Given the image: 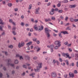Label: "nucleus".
Listing matches in <instances>:
<instances>
[{
	"mask_svg": "<svg viewBox=\"0 0 78 78\" xmlns=\"http://www.w3.org/2000/svg\"><path fill=\"white\" fill-rule=\"evenodd\" d=\"M76 58H75V59L76 60H77V61H78V55H76Z\"/></svg>",
	"mask_w": 78,
	"mask_h": 78,
	"instance_id": "nucleus-37",
	"label": "nucleus"
},
{
	"mask_svg": "<svg viewBox=\"0 0 78 78\" xmlns=\"http://www.w3.org/2000/svg\"><path fill=\"white\" fill-rule=\"evenodd\" d=\"M76 6V5H69V7L70 8H74Z\"/></svg>",
	"mask_w": 78,
	"mask_h": 78,
	"instance_id": "nucleus-11",
	"label": "nucleus"
},
{
	"mask_svg": "<svg viewBox=\"0 0 78 78\" xmlns=\"http://www.w3.org/2000/svg\"><path fill=\"white\" fill-rule=\"evenodd\" d=\"M53 62L54 64H55V63H56V60H55V59H54L53 60Z\"/></svg>",
	"mask_w": 78,
	"mask_h": 78,
	"instance_id": "nucleus-62",
	"label": "nucleus"
},
{
	"mask_svg": "<svg viewBox=\"0 0 78 78\" xmlns=\"http://www.w3.org/2000/svg\"><path fill=\"white\" fill-rule=\"evenodd\" d=\"M51 20H53L54 21H55L56 19L55 18V16H52L51 17Z\"/></svg>",
	"mask_w": 78,
	"mask_h": 78,
	"instance_id": "nucleus-20",
	"label": "nucleus"
},
{
	"mask_svg": "<svg viewBox=\"0 0 78 78\" xmlns=\"http://www.w3.org/2000/svg\"><path fill=\"white\" fill-rule=\"evenodd\" d=\"M45 32L47 34L48 37H50V35L49 34V32H51V30L48 29V27H46L44 29Z\"/></svg>",
	"mask_w": 78,
	"mask_h": 78,
	"instance_id": "nucleus-1",
	"label": "nucleus"
},
{
	"mask_svg": "<svg viewBox=\"0 0 78 78\" xmlns=\"http://www.w3.org/2000/svg\"><path fill=\"white\" fill-rule=\"evenodd\" d=\"M8 63H9V62H11V59H9L8 60Z\"/></svg>",
	"mask_w": 78,
	"mask_h": 78,
	"instance_id": "nucleus-58",
	"label": "nucleus"
},
{
	"mask_svg": "<svg viewBox=\"0 0 78 78\" xmlns=\"http://www.w3.org/2000/svg\"><path fill=\"white\" fill-rule=\"evenodd\" d=\"M61 42L60 41H55V45H58V47H61Z\"/></svg>",
	"mask_w": 78,
	"mask_h": 78,
	"instance_id": "nucleus-3",
	"label": "nucleus"
},
{
	"mask_svg": "<svg viewBox=\"0 0 78 78\" xmlns=\"http://www.w3.org/2000/svg\"><path fill=\"white\" fill-rule=\"evenodd\" d=\"M76 66L78 67V62H76Z\"/></svg>",
	"mask_w": 78,
	"mask_h": 78,
	"instance_id": "nucleus-64",
	"label": "nucleus"
},
{
	"mask_svg": "<svg viewBox=\"0 0 78 78\" xmlns=\"http://www.w3.org/2000/svg\"><path fill=\"white\" fill-rule=\"evenodd\" d=\"M45 21L46 22H50L51 21V19L50 18H48L47 19H45Z\"/></svg>",
	"mask_w": 78,
	"mask_h": 78,
	"instance_id": "nucleus-15",
	"label": "nucleus"
},
{
	"mask_svg": "<svg viewBox=\"0 0 78 78\" xmlns=\"http://www.w3.org/2000/svg\"><path fill=\"white\" fill-rule=\"evenodd\" d=\"M20 25L22 26H24V23H23V22H22V23H21Z\"/></svg>",
	"mask_w": 78,
	"mask_h": 78,
	"instance_id": "nucleus-51",
	"label": "nucleus"
},
{
	"mask_svg": "<svg viewBox=\"0 0 78 78\" xmlns=\"http://www.w3.org/2000/svg\"><path fill=\"white\" fill-rule=\"evenodd\" d=\"M34 59H37V57H35L33 58Z\"/></svg>",
	"mask_w": 78,
	"mask_h": 78,
	"instance_id": "nucleus-61",
	"label": "nucleus"
},
{
	"mask_svg": "<svg viewBox=\"0 0 78 78\" xmlns=\"http://www.w3.org/2000/svg\"><path fill=\"white\" fill-rule=\"evenodd\" d=\"M68 75L67 74H65L64 76V77L65 78H67V77Z\"/></svg>",
	"mask_w": 78,
	"mask_h": 78,
	"instance_id": "nucleus-44",
	"label": "nucleus"
},
{
	"mask_svg": "<svg viewBox=\"0 0 78 78\" xmlns=\"http://www.w3.org/2000/svg\"><path fill=\"white\" fill-rule=\"evenodd\" d=\"M47 47L48 48H50V49H53V47H54V45L53 44H51L50 46L48 45Z\"/></svg>",
	"mask_w": 78,
	"mask_h": 78,
	"instance_id": "nucleus-9",
	"label": "nucleus"
},
{
	"mask_svg": "<svg viewBox=\"0 0 78 78\" xmlns=\"http://www.w3.org/2000/svg\"><path fill=\"white\" fill-rule=\"evenodd\" d=\"M75 66V64H74V63L73 62L72 63H71L69 64V66L70 67H71V66H72V67H73Z\"/></svg>",
	"mask_w": 78,
	"mask_h": 78,
	"instance_id": "nucleus-19",
	"label": "nucleus"
},
{
	"mask_svg": "<svg viewBox=\"0 0 78 78\" xmlns=\"http://www.w3.org/2000/svg\"><path fill=\"white\" fill-rule=\"evenodd\" d=\"M59 61H60V62H62V58H59Z\"/></svg>",
	"mask_w": 78,
	"mask_h": 78,
	"instance_id": "nucleus-53",
	"label": "nucleus"
},
{
	"mask_svg": "<svg viewBox=\"0 0 78 78\" xmlns=\"http://www.w3.org/2000/svg\"><path fill=\"white\" fill-rule=\"evenodd\" d=\"M2 26H0V30L1 31H2Z\"/></svg>",
	"mask_w": 78,
	"mask_h": 78,
	"instance_id": "nucleus-56",
	"label": "nucleus"
},
{
	"mask_svg": "<svg viewBox=\"0 0 78 78\" xmlns=\"http://www.w3.org/2000/svg\"><path fill=\"white\" fill-rule=\"evenodd\" d=\"M65 62H66V64L68 65V66L69 65V61L67 60H66Z\"/></svg>",
	"mask_w": 78,
	"mask_h": 78,
	"instance_id": "nucleus-31",
	"label": "nucleus"
},
{
	"mask_svg": "<svg viewBox=\"0 0 78 78\" xmlns=\"http://www.w3.org/2000/svg\"><path fill=\"white\" fill-rule=\"evenodd\" d=\"M60 18L62 19H64V17L62 15L60 16Z\"/></svg>",
	"mask_w": 78,
	"mask_h": 78,
	"instance_id": "nucleus-57",
	"label": "nucleus"
},
{
	"mask_svg": "<svg viewBox=\"0 0 78 78\" xmlns=\"http://www.w3.org/2000/svg\"><path fill=\"white\" fill-rule=\"evenodd\" d=\"M58 12L59 13H62V10L59 9L58 10Z\"/></svg>",
	"mask_w": 78,
	"mask_h": 78,
	"instance_id": "nucleus-21",
	"label": "nucleus"
},
{
	"mask_svg": "<svg viewBox=\"0 0 78 78\" xmlns=\"http://www.w3.org/2000/svg\"><path fill=\"white\" fill-rule=\"evenodd\" d=\"M62 55L63 56H66V58H68L69 59H71V57L69 56V55H68V53H62Z\"/></svg>",
	"mask_w": 78,
	"mask_h": 78,
	"instance_id": "nucleus-5",
	"label": "nucleus"
},
{
	"mask_svg": "<svg viewBox=\"0 0 78 78\" xmlns=\"http://www.w3.org/2000/svg\"><path fill=\"white\" fill-rule=\"evenodd\" d=\"M66 30H71V28H70L69 27H66Z\"/></svg>",
	"mask_w": 78,
	"mask_h": 78,
	"instance_id": "nucleus-27",
	"label": "nucleus"
},
{
	"mask_svg": "<svg viewBox=\"0 0 78 78\" xmlns=\"http://www.w3.org/2000/svg\"><path fill=\"white\" fill-rule=\"evenodd\" d=\"M61 33H62L63 34H69V33L67 31H61Z\"/></svg>",
	"mask_w": 78,
	"mask_h": 78,
	"instance_id": "nucleus-12",
	"label": "nucleus"
},
{
	"mask_svg": "<svg viewBox=\"0 0 78 78\" xmlns=\"http://www.w3.org/2000/svg\"><path fill=\"white\" fill-rule=\"evenodd\" d=\"M9 48H13V45H11L9 46Z\"/></svg>",
	"mask_w": 78,
	"mask_h": 78,
	"instance_id": "nucleus-28",
	"label": "nucleus"
},
{
	"mask_svg": "<svg viewBox=\"0 0 78 78\" xmlns=\"http://www.w3.org/2000/svg\"><path fill=\"white\" fill-rule=\"evenodd\" d=\"M21 75H22V76H25V72H24Z\"/></svg>",
	"mask_w": 78,
	"mask_h": 78,
	"instance_id": "nucleus-46",
	"label": "nucleus"
},
{
	"mask_svg": "<svg viewBox=\"0 0 78 78\" xmlns=\"http://www.w3.org/2000/svg\"><path fill=\"white\" fill-rule=\"evenodd\" d=\"M58 47H58V46H56L54 48L55 49V50H57V49L58 48Z\"/></svg>",
	"mask_w": 78,
	"mask_h": 78,
	"instance_id": "nucleus-41",
	"label": "nucleus"
},
{
	"mask_svg": "<svg viewBox=\"0 0 78 78\" xmlns=\"http://www.w3.org/2000/svg\"><path fill=\"white\" fill-rule=\"evenodd\" d=\"M40 9V7H38L37 9H35V14H38L39 13V11Z\"/></svg>",
	"mask_w": 78,
	"mask_h": 78,
	"instance_id": "nucleus-8",
	"label": "nucleus"
},
{
	"mask_svg": "<svg viewBox=\"0 0 78 78\" xmlns=\"http://www.w3.org/2000/svg\"><path fill=\"white\" fill-rule=\"evenodd\" d=\"M36 42H37V44H40V41H39V40H37V41H36Z\"/></svg>",
	"mask_w": 78,
	"mask_h": 78,
	"instance_id": "nucleus-43",
	"label": "nucleus"
},
{
	"mask_svg": "<svg viewBox=\"0 0 78 78\" xmlns=\"http://www.w3.org/2000/svg\"><path fill=\"white\" fill-rule=\"evenodd\" d=\"M31 44H32V42H30L27 43V45L28 46H29V45H31Z\"/></svg>",
	"mask_w": 78,
	"mask_h": 78,
	"instance_id": "nucleus-22",
	"label": "nucleus"
},
{
	"mask_svg": "<svg viewBox=\"0 0 78 78\" xmlns=\"http://www.w3.org/2000/svg\"><path fill=\"white\" fill-rule=\"evenodd\" d=\"M26 58L27 59H28V60H29L30 58L29 56H26Z\"/></svg>",
	"mask_w": 78,
	"mask_h": 78,
	"instance_id": "nucleus-36",
	"label": "nucleus"
},
{
	"mask_svg": "<svg viewBox=\"0 0 78 78\" xmlns=\"http://www.w3.org/2000/svg\"><path fill=\"white\" fill-rule=\"evenodd\" d=\"M40 50H41V48H38V49L37 50V52H38V51H39Z\"/></svg>",
	"mask_w": 78,
	"mask_h": 78,
	"instance_id": "nucleus-38",
	"label": "nucleus"
},
{
	"mask_svg": "<svg viewBox=\"0 0 78 78\" xmlns=\"http://www.w3.org/2000/svg\"><path fill=\"white\" fill-rule=\"evenodd\" d=\"M69 19V18L68 17L66 16L65 19V20L66 21H67V20H68V19Z\"/></svg>",
	"mask_w": 78,
	"mask_h": 78,
	"instance_id": "nucleus-40",
	"label": "nucleus"
},
{
	"mask_svg": "<svg viewBox=\"0 0 78 78\" xmlns=\"http://www.w3.org/2000/svg\"><path fill=\"white\" fill-rule=\"evenodd\" d=\"M69 75L70 77H72V78H74V74L73 73L70 72L69 73Z\"/></svg>",
	"mask_w": 78,
	"mask_h": 78,
	"instance_id": "nucleus-10",
	"label": "nucleus"
},
{
	"mask_svg": "<svg viewBox=\"0 0 78 78\" xmlns=\"http://www.w3.org/2000/svg\"><path fill=\"white\" fill-rule=\"evenodd\" d=\"M12 33L14 35H16V32L15 31H12Z\"/></svg>",
	"mask_w": 78,
	"mask_h": 78,
	"instance_id": "nucleus-34",
	"label": "nucleus"
},
{
	"mask_svg": "<svg viewBox=\"0 0 78 78\" xmlns=\"http://www.w3.org/2000/svg\"><path fill=\"white\" fill-rule=\"evenodd\" d=\"M37 40V38H33V41H34L35 42H36Z\"/></svg>",
	"mask_w": 78,
	"mask_h": 78,
	"instance_id": "nucleus-26",
	"label": "nucleus"
},
{
	"mask_svg": "<svg viewBox=\"0 0 78 78\" xmlns=\"http://www.w3.org/2000/svg\"><path fill=\"white\" fill-rule=\"evenodd\" d=\"M50 5H51V3L49 2L48 3L47 5L48 6H50Z\"/></svg>",
	"mask_w": 78,
	"mask_h": 78,
	"instance_id": "nucleus-42",
	"label": "nucleus"
},
{
	"mask_svg": "<svg viewBox=\"0 0 78 78\" xmlns=\"http://www.w3.org/2000/svg\"><path fill=\"white\" fill-rule=\"evenodd\" d=\"M69 20L71 22H74L75 20L73 18L70 17L69 19Z\"/></svg>",
	"mask_w": 78,
	"mask_h": 78,
	"instance_id": "nucleus-17",
	"label": "nucleus"
},
{
	"mask_svg": "<svg viewBox=\"0 0 78 78\" xmlns=\"http://www.w3.org/2000/svg\"><path fill=\"white\" fill-rule=\"evenodd\" d=\"M54 11H55V9H52L51 11L49 13L50 15H53L54 14Z\"/></svg>",
	"mask_w": 78,
	"mask_h": 78,
	"instance_id": "nucleus-7",
	"label": "nucleus"
},
{
	"mask_svg": "<svg viewBox=\"0 0 78 78\" xmlns=\"http://www.w3.org/2000/svg\"><path fill=\"white\" fill-rule=\"evenodd\" d=\"M29 9H31L32 8V5L30 4L29 6Z\"/></svg>",
	"mask_w": 78,
	"mask_h": 78,
	"instance_id": "nucleus-29",
	"label": "nucleus"
},
{
	"mask_svg": "<svg viewBox=\"0 0 78 78\" xmlns=\"http://www.w3.org/2000/svg\"><path fill=\"white\" fill-rule=\"evenodd\" d=\"M8 27L9 29H11V26H10V25H8Z\"/></svg>",
	"mask_w": 78,
	"mask_h": 78,
	"instance_id": "nucleus-47",
	"label": "nucleus"
},
{
	"mask_svg": "<svg viewBox=\"0 0 78 78\" xmlns=\"http://www.w3.org/2000/svg\"><path fill=\"white\" fill-rule=\"evenodd\" d=\"M34 29H35L36 31H37L38 28L37 27H34Z\"/></svg>",
	"mask_w": 78,
	"mask_h": 78,
	"instance_id": "nucleus-33",
	"label": "nucleus"
},
{
	"mask_svg": "<svg viewBox=\"0 0 78 78\" xmlns=\"http://www.w3.org/2000/svg\"><path fill=\"white\" fill-rule=\"evenodd\" d=\"M23 68H25V69H27V66L25 65H23Z\"/></svg>",
	"mask_w": 78,
	"mask_h": 78,
	"instance_id": "nucleus-39",
	"label": "nucleus"
},
{
	"mask_svg": "<svg viewBox=\"0 0 78 78\" xmlns=\"http://www.w3.org/2000/svg\"><path fill=\"white\" fill-rule=\"evenodd\" d=\"M68 0H64V1H63L62 2V3H68Z\"/></svg>",
	"mask_w": 78,
	"mask_h": 78,
	"instance_id": "nucleus-16",
	"label": "nucleus"
},
{
	"mask_svg": "<svg viewBox=\"0 0 78 78\" xmlns=\"http://www.w3.org/2000/svg\"><path fill=\"white\" fill-rule=\"evenodd\" d=\"M0 25H4L5 24L3 22V20L2 19H0Z\"/></svg>",
	"mask_w": 78,
	"mask_h": 78,
	"instance_id": "nucleus-13",
	"label": "nucleus"
},
{
	"mask_svg": "<svg viewBox=\"0 0 78 78\" xmlns=\"http://www.w3.org/2000/svg\"><path fill=\"white\" fill-rule=\"evenodd\" d=\"M41 28H39L38 30V31H39L40 30V31H42V30H44V26H43V25L41 26Z\"/></svg>",
	"mask_w": 78,
	"mask_h": 78,
	"instance_id": "nucleus-14",
	"label": "nucleus"
},
{
	"mask_svg": "<svg viewBox=\"0 0 78 78\" xmlns=\"http://www.w3.org/2000/svg\"><path fill=\"white\" fill-rule=\"evenodd\" d=\"M5 33L4 32H3L1 34V36H5Z\"/></svg>",
	"mask_w": 78,
	"mask_h": 78,
	"instance_id": "nucleus-45",
	"label": "nucleus"
},
{
	"mask_svg": "<svg viewBox=\"0 0 78 78\" xmlns=\"http://www.w3.org/2000/svg\"><path fill=\"white\" fill-rule=\"evenodd\" d=\"M8 5L9 7H11V6H12V3H8Z\"/></svg>",
	"mask_w": 78,
	"mask_h": 78,
	"instance_id": "nucleus-24",
	"label": "nucleus"
},
{
	"mask_svg": "<svg viewBox=\"0 0 78 78\" xmlns=\"http://www.w3.org/2000/svg\"><path fill=\"white\" fill-rule=\"evenodd\" d=\"M74 21L75 22H78V19H75L74 20Z\"/></svg>",
	"mask_w": 78,
	"mask_h": 78,
	"instance_id": "nucleus-59",
	"label": "nucleus"
},
{
	"mask_svg": "<svg viewBox=\"0 0 78 78\" xmlns=\"http://www.w3.org/2000/svg\"><path fill=\"white\" fill-rule=\"evenodd\" d=\"M58 7H60L61 6V4L60 3H58L57 4Z\"/></svg>",
	"mask_w": 78,
	"mask_h": 78,
	"instance_id": "nucleus-54",
	"label": "nucleus"
},
{
	"mask_svg": "<svg viewBox=\"0 0 78 78\" xmlns=\"http://www.w3.org/2000/svg\"><path fill=\"white\" fill-rule=\"evenodd\" d=\"M64 44L66 45H67V44H68V42L66 41V42H65Z\"/></svg>",
	"mask_w": 78,
	"mask_h": 78,
	"instance_id": "nucleus-55",
	"label": "nucleus"
},
{
	"mask_svg": "<svg viewBox=\"0 0 78 78\" xmlns=\"http://www.w3.org/2000/svg\"><path fill=\"white\" fill-rule=\"evenodd\" d=\"M8 66H9V65H10V66H12V67H14V64H12L11 63H8Z\"/></svg>",
	"mask_w": 78,
	"mask_h": 78,
	"instance_id": "nucleus-18",
	"label": "nucleus"
},
{
	"mask_svg": "<svg viewBox=\"0 0 78 78\" xmlns=\"http://www.w3.org/2000/svg\"><path fill=\"white\" fill-rule=\"evenodd\" d=\"M34 75H35V73H32L30 75V76H32V77H34Z\"/></svg>",
	"mask_w": 78,
	"mask_h": 78,
	"instance_id": "nucleus-25",
	"label": "nucleus"
},
{
	"mask_svg": "<svg viewBox=\"0 0 78 78\" xmlns=\"http://www.w3.org/2000/svg\"><path fill=\"white\" fill-rule=\"evenodd\" d=\"M47 52H45V51H44L43 52V55H45V54H46V53H47Z\"/></svg>",
	"mask_w": 78,
	"mask_h": 78,
	"instance_id": "nucleus-63",
	"label": "nucleus"
},
{
	"mask_svg": "<svg viewBox=\"0 0 78 78\" xmlns=\"http://www.w3.org/2000/svg\"><path fill=\"white\" fill-rule=\"evenodd\" d=\"M51 75L53 78H55L57 77L56 73L55 72H52L51 73Z\"/></svg>",
	"mask_w": 78,
	"mask_h": 78,
	"instance_id": "nucleus-4",
	"label": "nucleus"
},
{
	"mask_svg": "<svg viewBox=\"0 0 78 78\" xmlns=\"http://www.w3.org/2000/svg\"><path fill=\"white\" fill-rule=\"evenodd\" d=\"M9 22H10V23H12L13 22H12V19H10L9 20Z\"/></svg>",
	"mask_w": 78,
	"mask_h": 78,
	"instance_id": "nucleus-35",
	"label": "nucleus"
},
{
	"mask_svg": "<svg viewBox=\"0 0 78 78\" xmlns=\"http://www.w3.org/2000/svg\"><path fill=\"white\" fill-rule=\"evenodd\" d=\"M24 45L25 43H24V42H22L21 43V44L20 43H19L18 44V47H19V48H20L21 47H23V46H24Z\"/></svg>",
	"mask_w": 78,
	"mask_h": 78,
	"instance_id": "nucleus-6",
	"label": "nucleus"
},
{
	"mask_svg": "<svg viewBox=\"0 0 78 78\" xmlns=\"http://www.w3.org/2000/svg\"><path fill=\"white\" fill-rule=\"evenodd\" d=\"M16 30V27H13V28H12V30L13 31H15Z\"/></svg>",
	"mask_w": 78,
	"mask_h": 78,
	"instance_id": "nucleus-32",
	"label": "nucleus"
},
{
	"mask_svg": "<svg viewBox=\"0 0 78 78\" xmlns=\"http://www.w3.org/2000/svg\"><path fill=\"white\" fill-rule=\"evenodd\" d=\"M20 55L19 54H16V57H20Z\"/></svg>",
	"mask_w": 78,
	"mask_h": 78,
	"instance_id": "nucleus-50",
	"label": "nucleus"
},
{
	"mask_svg": "<svg viewBox=\"0 0 78 78\" xmlns=\"http://www.w3.org/2000/svg\"><path fill=\"white\" fill-rule=\"evenodd\" d=\"M14 10H15V11H18V8H16Z\"/></svg>",
	"mask_w": 78,
	"mask_h": 78,
	"instance_id": "nucleus-52",
	"label": "nucleus"
},
{
	"mask_svg": "<svg viewBox=\"0 0 78 78\" xmlns=\"http://www.w3.org/2000/svg\"><path fill=\"white\" fill-rule=\"evenodd\" d=\"M50 51L51 52L53 53L54 51V50H53V49H50Z\"/></svg>",
	"mask_w": 78,
	"mask_h": 78,
	"instance_id": "nucleus-48",
	"label": "nucleus"
},
{
	"mask_svg": "<svg viewBox=\"0 0 78 78\" xmlns=\"http://www.w3.org/2000/svg\"><path fill=\"white\" fill-rule=\"evenodd\" d=\"M38 66H38L37 67V69H34V70H35V72H39L40 71V68H42V63H41L38 64Z\"/></svg>",
	"mask_w": 78,
	"mask_h": 78,
	"instance_id": "nucleus-2",
	"label": "nucleus"
},
{
	"mask_svg": "<svg viewBox=\"0 0 78 78\" xmlns=\"http://www.w3.org/2000/svg\"><path fill=\"white\" fill-rule=\"evenodd\" d=\"M61 33H59L58 34V36L62 38V35H61Z\"/></svg>",
	"mask_w": 78,
	"mask_h": 78,
	"instance_id": "nucleus-23",
	"label": "nucleus"
},
{
	"mask_svg": "<svg viewBox=\"0 0 78 78\" xmlns=\"http://www.w3.org/2000/svg\"><path fill=\"white\" fill-rule=\"evenodd\" d=\"M5 55L6 56H8V52H7V51H5Z\"/></svg>",
	"mask_w": 78,
	"mask_h": 78,
	"instance_id": "nucleus-60",
	"label": "nucleus"
},
{
	"mask_svg": "<svg viewBox=\"0 0 78 78\" xmlns=\"http://www.w3.org/2000/svg\"><path fill=\"white\" fill-rule=\"evenodd\" d=\"M15 64H18V63H19V61H18V60H15Z\"/></svg>",
	"mask_w": 78,
	"mask_h": 78,
	"instance_id": "nucleus-30",
	"label": "nucleus"
},
{
	"mask_svg": "<svg viewBox=\"0 0 78 78\" xmlns=\"http://www.w3.org/2000/svg\"><path fill=\"white\" fill-rule=\"evenodd\" d=\"M20 59H23V58L22 56H20Z\"/></svg>",
	"mask_w": 78,
	"mask_h": 78,
	"instance_id": "nucleus-49",
	"label": "nucleus"
}]
</instances>
